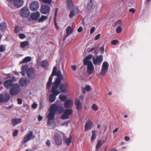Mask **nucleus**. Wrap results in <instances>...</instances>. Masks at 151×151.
Listing matches in <instances>:
<instances>
[{
    "label": "nucleus",
    "instance_id": "nucleus-1",
    "mask_svg": "<svg viewBox=\"0 0 151 151\" xmlns=\"http://www.w3.org/2000/svg\"><path fill=\"white\" fill-rule=\"evenodd\" d=\"M57 67L56 66H54L52 73L51 75L50 76L49 80L47 82L46 85L47 89L49 88L52 83V81L53 78V77L54 76H57L58 78H56L54 82L52 83L53 85H55L56 84H57L58 86H59V84L60 83L61 81L64 78L62 75L61 73V72L60 70H58V71Z\"/></svg>",
    "mask_w": 151,
    "mask_h": 151
},
{
    "label": "nucleus",
    "instance_id": "nucleus-2",
    "mask_svg": "<svg viewBox=\"0 0 151 151\" xmlns=\"http://www.w3.org/2000/svg\"><path fill=\"white\" fill-rule=\"evenodd\" d=\"M50 110L47 116L48 119L47 124L48 125H50L52 122L51 121H54L55 115V112L57 111L61 112L63 107L60 105H58L56 104H53L50 107Z\"/></svg>",
    "mask_w": 151,
    "mask_h": 151
},
{
    "label": "nucleus",
    "instance_id": "nucleus-3",
    "mask_svg": "<svg viewBox=\"0 0 151 151\" xmlns=\"http://www.w3.org/2000/svg\"><path fill=\"white\" fill-rule=\"evenodd\" d=\"M92 57V55H89L87 56L83 60L84 65L87 66V72L89 75L93 73L95 71L94 66L92 62L90 60Z\"/></svg>",
    "mask_w": 151,
    "mask_h": 151
},
{
    "label": "nucleus",
    "instance_id": "nucleus-4",
    "mask_svg": "<svg viewBox=\"0 0 151 151\" xmlns=\"http://www.w3.org/2000/svg\"><path fill=\"white\" fill-rule=\"evenodd\" d=\"M58 86L57 84L55 85H53L51 90V93L49 95V101L51 103L55 101L56 99V96L60 93L58 90Z\"/></svg>",
    "mask_w": 151,
    "mask_h": 151
},
{
    "label": "nucleus",
    "instance_id": "nucleus-5",
    "mask_svg": "<svg viewBox=\"0 0 151 151\" xmlns=\"http://www.w3.org/2000/svg\"><path fill=\"white\" fill-rule=\"evenodd\" d=\"M20 90V88L17 84L14 85L13 87L11 88L9 92L12 96H15L18 94Z\"/></svg>",
    "mask_w": 151,
    "mask_h": 151
},
{
    "label": "nucleus",
    "instance_id": "nucleus-6",
    "mask_svg": "<svg viewBox=\"0 0 151 151\" xmlns=\"http://www.w3.org/2000/svg\"><path fill=\"white\" fill-rule=\"evenodd\" d=\"M35 137V136H33V132L30 131L29 133L27 134V135L24 137L21 141V143L22 145H24Z\"/></svg>",
    "mask_w": 151,
    "mask_h": 151
},
{
    "label": "nucleus",
    "instance_id": "nucleus-7",
    "mask_svg": "<svg viewBox=\"0 0 151 151\" xmlns=\"http://www.w3.org/2000/svg\"><path fill=\"white\" fill-rule=\"evenodd\" d=\"M20 14L21 16L23 18L28 17L29 14V10L28 8L26 6L24 7L21 10Z\"/></svg>",
    "mask_w": 151,
    "mask_h": 151
},
{
    "label": "nucleus",
    "instance_id": "nucleus-8",
    "mask_svg": "<svg viewBox=\"0 0 151 151\" xmlns=\"http://www.w3.org/2000/svg\"><path fill=\"white\" fill-rule=\"evenodd\" d=\"M50 6L48 5L44 4L40 7V12L42 14H47L50 12Z\"/></svg>",
    "mask_w": 151,
    "mask_h": 151
},
{
    "label": "nucleus",
    "instance_id": "nucleus-9",
    "mask_svg": "<svg viewBox=\"0 0 151 151\" xmlns=\"http://www.w3.org/2000/svg\"><path fill=\"white\" fill-rule=\"evenodd\" d=\"M58 87L60 92L63 93H66L67 92L68 85L66 83H60L59 84Z\"/></svg>",
    "mask_w": 151,
    "mask_h": 151
},
{
    "label": "nucleus",
    "instance_id": "nucleus-10",
    "mask_svg": "<svg viewBox=\"0 0 151 151\" xmlns=\"http://www.w3.org/2000/svg\"><path fill=\"white\" fill-rule=\"evenodd\" d=\"M54 140L56 144L60 145L62 144V139L61 136L58 134H56L54 136Z\"/></svg>",
    "mask_w": 151,
    "mask_h": 151
},
{
    "label": "nucleus",
    "instance_id": "nucleus-11",
    "mask_svg": "<svg viewBox=\"0 0 151 151\" xmlns=\"http://www.w3.org/2000/svg\"><path fill=\"white\" fill-rule=\"evenodd\" d=\"M39 5V3L37 1H33L30 4L29 8L31 10L35 11L38 9Z\"/></svg>",
    "mask_w": 151,
    "mask_h": 151
},
{
    "label": "nucleus",
    "instance_id": "nucleus-12",
    "mask_svg": "<svg viewBox=\"0 0 151 151\" xmlns=\"http://www.w3.org/2000/svg\"><path fill=\"white\" fill-rule=\"evenodd\" d=\"M103 56L102 55L97 56L96 58L94 57H93V60L94 64L95 65H100L103 60Z\"/></svg>",
    "mask_w": 151,
    "mask_h": 151
},
{
    "label": "nucleus",
    "instance_id": "nucleus-13",
    "mask_svg": "<svg viewBox=\"0 0 151 151\" xmlns=\"http://www.w3.org/2000/svg\"><path fill=\"white\" fill-rule=\"evenodd\" d=\"M109 64L107 62H103L100 74L102 75H105L108 71L109 67Z\"/></svg>",
    "mask_w": 151,
    "mask_h": 151
},
{
    "label": "nucleus",
    "instance_id": "nucleus-14",
    "mask_svg": "<svg viewBox=\"0 0 151 151\" xmlns=\"http://www.w3.org/2000/svg\"><path fill=\"white\" fill-rule=\"evenodd\" d=\"M40 16V14L38 12H36L32 13L30 16V18H29L30 20H38Z\"/></svg>",
    "mask_w": 151,
    "mask_h": 151
},
{
    "label": "nucleus",
    "instance_id": "nucleus-15",
    "mask_svg": "<svg viewBox=\"0 0 151 151\" xmlns=\"http://www.w3.org/2000/svg\"><path fill=\"white\" fill-rule=\"evenodd\" d=\"M93 123L91 120L86 122L85 126L84 131H87L88 130L91 129L93 127Z\"/></svg>",
    "mask_w": 151,
    "mask_h": 151
},
{
    "label": "nucleus",
    "instance_id": "nucleus-16",
    "mask_svg": "<svg viewBox=\"0 0 151 151\" xmlns=\"http://www.w3.org/2000/svg\"><path fill=\"white\" fill-rule=\"evenodd\" d=\"M24 3L23 0H14V5L17 8H19L22 6Z\"/></svg>",
    "mask_w": 151,
    "mask_h": 151
},
{
    "label": "nucleus",
    "instance_id": "nucleus-17",
    "mask_svg": "<svg viewBox=\"0 0 151 151\" xmlns=\"http://www.w3.org/2000/svg\"><path fill=\"white\" fill-rule=\"evenodd\" d=\"M4 86L7 89L13 86V81L11 80L6 81L4 83Z\"/></svg>",
    "mask_w": 151,
    "mask_h": 151
},
{
    "label": "nucleus",
    "instance_id": "nucleus-18",
    "mask_svg": "<svg viewBox=\"0 0 151 151\" xmlns=\"http://www.w3.org/2000/svg\"><path fill=\"white\" fill-rule=\"evenodd\" d=\"M73 101L71 100H67L64 103V106L65 107L67 108H70L73 105Z\"/></svg>",
    "mask_w": 151,
    "mask_h": 151
},
{
    "label": "nucleus",
    "instance_id": "nucleus-19",
    "mask_svg": "<svg viewBox=\"0 0 151 151\" xmlns=\"http://www.w3.org/2000/svg\"><path fill=\"white\" fill-rule=\"evenodd\" d=\"M10 97L8 95L3 96V95L0 94V103L1 102H7L9 100Z\"/></svg>",
    "mask_w": 151,
    "mask_h": 151
},
{
    "label": "nucleus",
    "instance_id": "nucleus-20",
    "mask_svg": "<svg viewBox=\"0 0 151 151\" xmlns=\"http://www.w3.org/2000/svg\"><path fill=\"white\" fill-rule=\"evenodd\" d=\"M75 104L76 106V109L78 111H79L82 109V106L79 99H75Z\"/></svg>",
    "mask_w": 151,
    "mask_h": 151
},
{
    "label": "nucleus",
    "instance_id": "nucleus-21",
    "mask_svg": "<svg viewBox=\"0 0 151 151\" xmlns=\"http://www.w3.org/2000/svg\"><path fill=\"white\" fill-rule=\"evenodd\" d=\"M22 120L20 118L12 119L11 120L12 124L14 125L15 126L17 124L21 123Z\"/></svg>",
    "mask_w": 151,
    "mask_h": 151
},
{
    "label": "nucleus",
    "instance_id": "nucleus-22",
    "mask_svg": "<svg viewBox=\"0 0 151 151\" xmlns=\"http://www.w3.org/2000/svg\"><path fill=\"white\" fill-rule=\"evenodd\" d=\"M66 33L65 35V37H68L73 32L72 29L71 27L70 26H68L66 29Z\"/></svg>",
    "mask_w": 151,
    "mask_h": 151
},
{
    "label": "nucleus",
    "instance_id": "nucleus-23",
    "mask_svg": "<svg viewBox=\"0 0 151 151\" xmlns=\"http://www.w3.org/2000/svg\"><path fill=\"white\" fill-rule=\"evenodd\" d=\"M35 73L33 68H32L28 69L27 71V76L29 78L32 76L33 73Z\"/></svg>",
    "mask_w": 151,
    "mask_h": 151
},
{
    "label": "nucleus",
    "instance_id": "nucleus-24",
    "mask_svg": "<svg viewBox=\"0 0 151 151\" xmlns=\"http://www.w3.org/2000/svg\"><path fill=\"white\" fill-rule=\"evenodd\" d=\"M93 0H89L87 5V9L88 10H90L92 9L93 6Z\"/></svg>",
    "mask_w": 151,
    "mask_h": 151
},
{
    "label": "nucleus",
    "instance_id": "nucleus-25",
    "mask_svg": "<svg viewBox=\"0 0 151 151\" xmlns=\"http://www.w3.org/2000/svg\"><path fill=\"white\" fill-rule=\"evenodd\" d=\"M7 26L5 22H2L0 23V30L4 31L7 28Z\"/></svg>",
    "mask_w": 151,
    "mask_h": 151
},
{
    "label": "nucleus",
    "instance_id": "nucleus-26",
    "mask_svg": "<svg viewBox=\"0 0 151 151\" xmlns=\"http://www.w3.org/2000/svg\"><path fill=\"white\" fill-rule=\"evenodd\" d=\"M58 8H56L55 10V12L54 17V18L55 19V27L57 29H58V28H59L58 26L57 25V24L56 23V17H57V13L58 11Z\"/></svg>",
    "mask_w": 151,
    "mask_h": 151
},
{
    "label": "nucleus",
    "instance_id": "nucleus-27",
    "mask_svg": "<svg viewBox=\"0 0 151 151\" xmlns=\"http://www.w3.org/2000/svg\"><path fill=\"white\" fill-rule=\"evenodd\" d=\"M19 83L22 86H24L26 84L27 80L25 78H22L19 80Z\"/></svg>",
    "mask_w": 151,
    "mask_h": 151
},
{
    "label": "nucleus",
    "instance_id": "nucleus-28",
    "mask_svg": "<svg viewBox=\"0 0 151 151\" xmlns=\"http://www.w3.org/2000/svg\"><path fill=\"white\" fill-rule=\"evenodd\" d=\"M27 68L28 66L27 65H24L22 66L21 68L22 72L20 73L22 76H24V75L25 72L27 71Z\"/></svg>",
    "mask_w": 151,
    "mask_h": 151
},
{
    "label": "nucleus",
    "instance_id": "nucleus-29",
    "mask_svg": "<svg viewBox=\"0 0 151 151\" xmlns=\"http://www.w3.org/2000/svg\"><path fill=\"white\" fill-rule=\"evenodd\" d=\"M40 65L43 68L46 67L48 65V62L47 60H43L40 62Z\"/></svg>",
    "mask_w": 151,
    "mask_h": 151
},
{
    "label": "nucleus",
    "instance_id": "nucleus-30",
    "mask_svg": "<svg viewBox=\"0 0 151 151\" xmlns=\"http://www.w3.org/2000/svg\"><path fill=\"white\" fill-rule=\"evenodd\" d=\"M104 143V142H103L102 144H101V140H99L98 141L97 143L96 147V151L98 150L99 148L100 147L102 146V145Z\"/></svg>",
    "mask_w": 151,
    "mask_h": 151
},
{
    "label": "nucleus",
    "instance_id": "nucleus-31",
    "mask_svg": "<svg viewBox=\"0 0 151 151\" xmlns=\"http://www.w3.org/2000/svg\"><path fill=\"white\" fill-rule=\"evenodd\" d=\"M29 44V42L27 41H25L21 42L20 43V46L22 48H24L27 45H28Z\"/></svg>",
    "mask_w": 151,
    "mask_h": 151
},
{
    "label": "nucleus",
    "instance_id": "nucleus-32",
    "mask_svg": "<svg viewBox=\"0 0 151 151\" xmlns=\"http://www.w3.org/2000/svg\"><path fill=\"white\" fill-rule=\"evenodd\" d=\"M73 111L71 109H67L64 110V113L70 116V115L73 113Z\"/></svg>",
    "mask_w": 151,
    "mask_h": 151
},
{
    "label": "nucleus",
    "instance_id": "nucleus-33",
    "mask_svg": "<svg viewBox=\"0 0 151 151\" xmlns=\"http://www.w3.org/2000/svg\"><path fill=\"white\" fill-rule=\"evenodd\" d=\"M31 60V57H26L22 60L23 63H28Z\"/></svg>",
    "mask_w": 151,
    "mask_h": 151
},
{
    "label": "nucleus",
    "instance_id": "nucleus-34",
    "mask_svg": "<svg viewBox=\"0 0 151 151\" xmlns=\"http://www.w3.org/2000/svg\"><path fill=\"white\" fill-rule=\"evenodd\" d=\"M96 131L95 130H92V135L91 138V140L92 141L94 140V139L96 138V135L95 134Z\"/></svg>",
    "mask_w": 151,
    "mask_h": 151
},
{
    "label": "nucleus",
    "instance_id": "nucleus-35",
    "mask_svg": "<svg viewBox=\"0 0 151 151\" xmlns=\"http://www.w3.org/2000/svg\"><path fill=\"white\" fill-rule=\"evenodd\" d=\"M59 98L60 100L62 101H64L67 99V96L65 95L60 94L59 96Z\"/></svg>",
    "mask_w": 151,
    "mask_h": 151
},
{
    "label": "nucleus",
    "instance_id": "nucleus-36",
    "mask_svg": "<svg viewBox=\"0 0 151 151\" xmlns=\"http://www.w3.org/2000/svg\"><path fill=\"white\" fill-rule=\"evenodd\" d=\"M47 17L44 15H42L41 17L38 20L39 22H41L44 21L47 18Z\"/></svg>",
    "mask_w": 151,
    "mask_h": 151
},
{
    "label": "nucleus",
    "instance_id": "nucleus-37",
    "mask_svg": "<svg viewBox=\"0 0 151 151\" xmlns=\"http://www.w3.org/2000/svg\"><path fill=\"white\" fill-rule=\"evenodd\" d=\"M52 0H41L42 2L44 4H51Z\"/></svg>",
    "mask_w": 151,
    "mask_h": 151
},
{
    "label": "nucleus",
    "instance_id": "nucleus-38",
    "mask_svg": "<svg viewBox=\"0 0 151 151\" xmlns=\"http://www.w3.org/2000/svg\"><path fill=\"white\" fill-rule=\"evenodd\" d=\"M69 117L70 116L68 115H66L64 113V114L62 116L61 119L63 120H64L69 119Z\"/></svg>",
    "mask_w": 151,
    "mask_h": 151
},
{
    "label": "nucleus",
    "instance_id": "nucleus-39",
    "mask_svg": "<svg viewBox=\"0 0 151 151\" xmlns=\"http://www.w3.org/2000/svg\"><path fill=\"white\" fill-rule=\"evenodd\" d=\"M6 50V48L4 45H0V52H4Z\"/></svg>",
    "mask_w": 151,
    "mask_h": 151
},
{
    "label": "nucleus",
    "instance_id": "nucleus-40",
    "mask_svg": "<svg viewBox=\"0 0 151 151\" xmlns=\"http://www.w3.org/2000/svg\"><path fill=\"white\" fill-rule=\"evenodd\" d=\"M67 3L68 6L69 7H71L73 5L72 0H67Z\"/></svg>",
    "mask_w": 151,
    "mask_h": 151
},
{
    "label": "nucleus",
    "instance_id": "nucleus-41",
    "mask_svg": "<svg viewBox=\"0 0 151 151\" xmlns=\"http://www.w3.org/2000/svg\"><path fill=\"white\" fill-rule=\"evenodd\" d=\"M72 142V137H70L66 140V142L68 146H69Z\"/></svg>",
    "mask_w": 151,
    "mask_h": 151
},
{
    "label": "nucleus",
    "instance_id": "nucleus-42",
    "mask_svg": "<svg viewBox=\"0 0 151 151\" xmlns=\"http://www.w3.org/2000/svg\"><path fill=\"white\" fill-rule=\"evenodd\" d=\"M91 90V88L90 86L88 85L87 86L85 87V89L83 90V92L84 93H85V91H84V90H86L87 91H90Z\"/></svg>",
    "mask_w": 151,
    "mask_h": 151
},
{
    "label": "nucleus",
    "instance_id": "nucleus-43",
    "mask_svg": "<svg viewBox=\"0 0 151 151\" xmlns=\"http://www.w3.org/2000/svg\"><path fill=\"white\" fill-rule=\"evenodd\" d=\"M92 108L94 111H96L98 109V107L95 104H93L92 106Z\"/></svg>",
    "mask_w": 151,
    "mask_h": 151
},
{
    "label": "nucleus",
    "instance_id": "nucleus-44",
    "mask_svg": "<svg viewBox=\"0 0 151 151\" xmlns=\"http://www.w3.org/2000/svg\"><path fill=\"white\" fill-rule=\"evenodd\" d=\"M122 30V28L120 26H118L116 29V32L117 33H120Z\"/></svg>",
    "mask_w": 151,
    "mask_h": 151
},
{
    "label": "nucleus",
    "instance_id": "nucleus-45",
    "mask_svg": "<svg viewBox=\"0 0 151 151\" xmlns=\"http://www.w3.org/2000/svg\"><path fill=\"white\" fill-rule=\"evenodd\" d=\"M74 16V12L73 10H71L69 15V17L72 18Z\"/></svg>",
    "mask_w": 151,
    "mask_h": 151
},
{
    "label": "nucleus",
    "instance_id": "nucleus-46",
    "mask_svg": "<svg viewBox=\"0 0 151 151\" xmlns=\"http://www.w3.org/2000/svg\"><path fill=\"white\" fill-rule=\"evenodd\" d=\"M19 38L21 39H23L26 37L25 35L24 34H20L19 35Z\"/></svg>",
    "mask_w": 151,
    "mask_h": 151
},
{
    "label": "nucleus",
    "instance_id": "nucleus-47",
    "mask_svg": "<svg viewBox=\"0 0 151 151\" xmlns=\"http://www.w3.org/2000/svg\"><path fill=\"white\" fill-rule=\"evenodd\" d=\"M18 131L17 129H16L13 133V136L15 137L18 135Z\"/></svg>",
    "mask_w": 151,
    "mask_h": 151
},
{
    "label": "nucleus",
    "instance_id": "nucleus-48",
    "mask_svg": "<svg viewBox=\"0 0 151 151\" xmlns=\"http://www.w3.org/2000/svg\"><path fill=\"white\" fill-rule=\"evenodd\" d=\"M14 32L15 33H18L19 31V28L18 26H16L14 29Z\"/></svg>",
    "mask_w": 151,
    "mask_h": 151
},
{
    "label": "nucleus",
    "instance_id": "nucleus-49",
    "mask_svg": "<svg viewBox=\"0 0 151 151\" xmlns=\"http://www.w3.org/2000/svg\"><path fill=\"white\" fill-rule=\"evenodd\" d=\"M122 21L120 20H119L115 22V26L119 25H121L122 24Z\"/></svg>",
    "mask_w": 151,
    "mask_h": 151
},
{
    "label": "nucleus",
    "instance_id": "nucleus-50",
    "mask_svg": "<svg viewBox=\"0 0 151 151\" xmlns=\"http://www.w3.org/2000/svg\"><path fill=\"white\" fill-rule=\"evenodd\" d=\"M119 42L117 40H114L111 42V43L113 45H116Z\"/></svg>",
    "mask_w": 151,
    "mask_h": 151
},
{
    "label": "nucleus",
    "instance_id": "nucleus-51",
    "mask_svg": "<svg viewBox=\"0 0 151 151\" xmlns=\"http://www.w3.org/2000/svg\"><path fill=\"white\" fill-rule=\"evenodd\" d=\"M129 11L130 12H131L133 14L135 13V12L136 11V10L134 9L133 8H132L130 9H129Z\"/></svg>",
    "mask_w": 151,
    "mask_h": 151
},
{
    "label": "nucleus",
    "instance_id": "nucleus-52",
    "mask_svg": "<svg viewBox=\"0 0 151 151\" xmlns=\"http://www.w3.org/2000/svg\"><path fill=\"white\" fill-rule=\"evenodd\" d=\"M104 46H102L100 48V51L101 53L103 54L104 53Z\"/></svg>",
    "mask_w": 151,
    "mask_h": 151
},
{
    "label": "nucleus",
    "instance_id": "nucleus-53",
    "mask_svg": "<svg viewBox=\"0 0 151 151\" xmlns=\"http://www.w3.org/2000/svg\"><path fill=\"white\" fill-rule=\"evenodd\" d=\"M95 30V28L94 27H92L91 30H90V33L91 34H92V33H93L94 32Z\"/></svg>",
    "mask_w": 151,
    "mask_h": 151
},
{
    "label": "nucleus",
    "instance_id": "nucleus-54",
    "mask_svg": "<svg viewBox=\"0 0 151 151\" xmlns=\"http://www.w3.org/2000/svg\"><path fill=\"white\" fill-rule=\"evenodd\" d=\"M17 101L18 104H22V100L21 99L18 98Z\"/></svg>",
    "mask_w": 151,
    "mask_h": 151
},
{
    "label": "nucleus",
    "instance_id": "nucleus-55",
    "mask_svg": "<svg viewBox=\"0 0 151 151\" xmlns=\"http://www.w3.org/2000/svg\"><path fill=\"white\" fill-rule=\"evenodd\" d=\"M69 122L68 121L64 122L62 123L61 124L62 126H64L65 125H67L68 124Z\"/></svg>",
    "mask_w": 151,
    "mask_h": 151
},
{
    "label": "nucleus",
    "instance_id": "nucleus-56",
    "mask_svg": "<svg viewBox=\"0 0 151 151\" xmlns=\"http://www.w3.org/2000/svg\"><path fill=\"white\" fill-rule=\"evenodd\" d=\"M101 36V34H98L95 37V40H98L99 39Z\"/></svg>",
    "mask_w": 151,
    "mask_h": 151
},
{
    "label": "nucleus",
    "instance_id": "nucleus-57",
    "mask_svg": "<svg viewBox=\"0 0 151 151\" xmlns=\"http://www.w3.org/2000/svg\"><path fill=\"white\" fill-rule=\"evenodd\" d=\"M37 106V104L35 103H34L32 105V107L33 108L35 109L36 108Z\"/></svg>",
    "mask_w": 151,
    "mask_h": 151
},
{
    "label": "nucleus",
    "instance_id": "nucleus-58",
    "mask_svg": "<svg viewBox=\"0 0 151 151\" xmlns=\"http://www.w3.org/2000/svg\"><path fill=\"white\" fill-rule=\"evenodd\" d=\"M50 144V141L49 140H47L46 141V144L47 145L49 146Z\"/></svg>",
    "mask_w": 151,
    "mask_h": 151
},
{
    "label": "nucleus",
    "instance_id": "nucleus-59",
    "mask_svg": "<svg viewBox=\"0 0 151 151\" xmlns=\"http://www.w3.org/2000/svg\"><path fill=\"white\" fill-rule=\"evenodd\" d=\"M82 30L83 28L81 27H79L78 29V31L79 32H81L82 31Z\"/></svg>",
    "mask_w": 151,
    "mask_h": 151
},
{
    "label": "nucleus",
    "instance_id": "nucleus-60",
    "mask_svg": "<svg viewBox=\"0 0 151 151\" xmlns=\"http://www.w3.org/2000/svg\"><path fill=\"white\" fill-rule=\"evenodd\" d=\"M130 138L129 137L126 136L124 137V139L126 141H128L130 140Z\"/></svg>",
    "mask_w": 151,
    "mask_h": 151
},
{
    "label": "nucleus",
    "instance_id": "nucleus-61",
    "mask_svg": "<svg viewBox=\"0 0 151 151\" xmlns=\"http://www.w3.org/2000/svg\"><path fill=\"white\" fill-rule=\"evenodd\" d=\"M42 116H39L38 117V119L39 121H40L42 119Z\"/></svg>",
    "mask_w": 151,
    "mask_h": 151
},
{
    "label": "nucleus",
    "instance_id": "nucleus-62",
    "mask_svg": "<svg viewBox=\"0 0 151 151\" xmlns=\"http://www.w3.org/2000/svg\"><path fill=\"white\" fill-rule=\"evenodd\" d=\"M71 68L74 71H75L76 69V66L75 65H72L71 66Z\"/></svg>",
    "mask_w": 151,
    "mask_h": 151
},
{
    "label": "nucleus",
    "instance_id": "nucleus-63",
    "mask_svg": "<svg viewBox=\"0 0 151 151\" xmlns=\"http://www.w3.org/2000/svg\"><path fill=\"white\" fill-rule=\"evenodd\" d=\"M118 128H117L115 129L114 130L113 132V133H114L118 131Z\"/></svg>",
    "mask_w": 151,
    "mask_h": 151
},
{
    "label": "nucleus",
    "instance_id": "nucleus-64",
    "mask_svg": "<svg viewBox=\"0 0 151 151\" xmlns=\"http://www.w3.org/2000/svg\"><path fill=\"white\" fill-rule=\"evenodd\" d=\"M116 150H117L116 148H112L111 150V151H116Z\"/></svg>",
    "mask_w": 151,
    "mask_h": 151
}]
</instances>
